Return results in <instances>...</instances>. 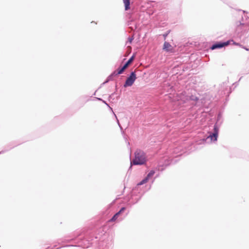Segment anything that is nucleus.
<instances>
[{"instance_id": "16", "label": "nucleus", "mask_w": 249, "mask_h": 249, "mask_svg": "<svg viewBox=\"0 0 249 249\" xmlns=\"http://www.w3.org/2000/svg\"><path fill=\"white\" fill-rule=\"evenodd\" d=\"M114 115L115 116V117L117 118L116 115L114 114ZM116 119H117V123H118L119 127H120L121 129H122V126H121L120 124L119 123V120L117 119V118H116Z\"/></svg>"}, {"instance_id": "21", "label": "nucleus", "mask_w": 249, "mask_h": 249, "mask_svg": "<svg viewBox=\"0 0 249 249\" xmlns=\"http://www.w3.org/2000/svg\"><path fill=\"white\" fill-rule=\"evenodd\" d=\"M249 23V21H247L246 23H243V24H248Z\"/></svg>"}, {"instance_id": "9", "label": "nucleus", "mask_w": 249, "mask_h": 249, "mask_svg": "<svg viewBox=\"0 0 249 249\" xmlns=\"http://www.w3.org/2000/svg\"><path fill=\"white\" fill-rule=\"evenodd\" d=\"M125 6V10H127L130 8V0H123Z\"/></svg>"}, {"instance_id": "17", "label": "nucleus", "mask_w": 249, "mask_h": 249, "mask_svg": "<svg viewBox=\"0 0 249 249\" xmlns=\"http://www.w3.org/2000/svg\"><path fill=\"white\" fill-rule=\"evenodd\" d=\"M243 13H244V17H245V18H246V17H247V18H248V17H249V14H248V13H245L246 12H245V11H243Z\"/></svg>"}, {"instance_id": "20", "label": "nucleus", "mask_w": 249, "mask_h": 249, "mask_svg": "<svg viewBox=\"0 0 249 249\" xmlns=\"http://www.w3.org/2000/svg\"><path fill=\"white\" fill-rule=\"evenodd\" d=\"M241 47H242V48H243V49H245V50H247V51H249V49H248V48H246V47H244V46H242Z\"/></svg>"}, {"instance_id": "8", "label": "nucleus", "mask_w": 249, "mask_h": 249, "mask_svg": "<svg viewBox=\"0 0 249 249\" xmlns=\"http://www.w3.org/2000/svg\"><path fill=\"white\" fill-rule=\"evenodd\" d=\"M134 55L132 56L127 61L124 65V66L126 69L128 66L132 63L134 60Z\"/></svg>"}, {"instance_id": "1", "label": "nucleus", "mask_w": 249, "mask_h": 249, "mask_svg": "<svg viewBox=\"0 0 249 249\" xmlns=\"http://www.w3.org/2000/svg\"><path fill=\"white\" fill-rule=\"evenodd\" d=\"M146 162L145 153L141 149H137L135 152V158L131 162V165H142Z\"/></svg>"}, {"instance_id": "24", "label": "nucleus", "mask_w": 249, "mask_h": 249, "mask_svg": "<svg viewBox=\"0 0 249 249\" xmlns=\"http://www.w3.org/2000/svg\"><path fill=\"white\" fill-rule=\"evenodd\" d=\"M124 217H122L121 218L120 220H122L123 219Z\"/></svg>"}, {"instance_id": "14", "label": "nucleus", "mask_w": 249, "mask_h": 249, "mask_svg": "<svg viewBox=\"0 0 249 249\" xmlns=\"http://www.w3.org/2000/svg\"><path fill=\"white\" fill-rule=\"evenodd\" d=\"M111 76H112L113 77V76H117L118 75H119L118 74H117V71H114L111 74Z\"/></svg>"}, {"instance_id": "10", "label": "nucleus", "mask_w": 249, "mask_h": 249, "mask_svg": "<svg viewBox=\"0 0 249 249\" xmlns=\"http://www.w3.org/2000/svg\"><path fill=\"white\" fill-rule=\"evenodd\" d=\"M126 69V68L123 66L122 68H121L120 69H118V71H117V74H118L119 75V74H121L122 73H123V72Z\"/></svg>"}, {"instance_id": "11", "label": "nucleus", "mask_w": 249, "mask_h": 249, "mask_svg": "<svg viewBox=\"0 0 249 249\" xmlns=\"http://www.w3.org/2000/svg\"><path fill=\"white\" fill-rule=\"evenodd\" d=\"M113 80V76H111V75L110 74L108 77H107V80L103 83V84H104L106 83H107L109 81H110V80Z\"/></svg>"}, {"instance_id": "15", "label": "nucleus", "mask_w": 249, "mask_h": 249, "mask_svg": "<svg viewBox=\"0 0 249 249\" xmlns=\"http://www.w3.org/2000/svg\"><path fill=\"white\" fill-rule=\"evenodd\" d=\"M98 100H101V101H103V102L106 104L107 105L108 107H110V108L112 110V108L109 106V105L105 101H103L102 99L101 98H97Z\"/></svg>"}, {"instance_id": "6", "label": "nucleus", "mask_w": 249, "mask_h": 249, "mask_svg": "<svg viewBox=\"0 0 249 249\" xmlns=\"http://www.w3.org/2000/svg\"><path fill=\"white\" fill-rule=\"evenodd\" d=\"M125 210V207H122L121 208V209L119 210V212L116 213L113 217L108 221L109 222H114L116 221L118 217L120 216V214L122 213Z\"/></svg>"}, {"instance_id": "3", "label": "nucleus", "mask_w": 249, "mask_h": 249, "mask_svg": "<svg viewBox=\"0 0 249 249\" xmlns=\"http://www.w3.org/2000/svg\"><path fill=\"white\" fill-rule=\"evenodd\" d=\"M136 79V75L134 71L131 72L130 75L127 78L124 85V88L131 86Z\"/></svg>"}, {"instance_id": "19", "label": "nucleus", "mask_w": 249, "mask_h": 249, "mask_svg": "<svg viewBox=\"0 0 249 249\" xmlns=\"http://www.w3.org/2000/svg\"><path fill=\"white\" fill-rule=\"evenodd\" d=\"M133 40V38L132 37H129L128 38V41L129 42L131 43V42L132 41V40Z\"/></svg>"}, {"instance_id": "22", "label": "nucleus", "mask_w": 249, "mask_h": 249, "mask_svg": "<svg viewBox=\"0 0 249 249\" xmlns=\"http://www.w3.org/2000/svg\"><path fill=\"white\" fill-rule=\"evenodd\" d=\"M220 115H218V117H217V120H219L220 119Z\"/></svg>"}, {"instance_id": "2", "label": "nucleus", "mask_w": 249, "mask_h": 249, "mask_svg": "<svg viewBox=\"0 0 249 249\" xmlns=\"http://www.w3.org/2000/svg\"><path fill=\"white\" fill-rule=\"evenodd\" d=\"M218 132L219 128L217 125V124H215L213 125V131L209 132V135L208 136L207 139L210 138L212 141H216L217 140Z\"/></svg>"}, {"instance_id": "7", "label": "nucleus", "mask_w": 249, "mask_h": 249, "mask_svg": "<svg viewBox=\"0 0 249 249\" xmlns=\"http://www.w3.org/2000/svg\"><path fill=\"white\" fill-rule=\"evenodd\" d=\"M163 49L166 52H170L172 51V47L168 42H165L163 44Z\"/></svg>"}, {"instance_id": "23", "label": "nucleus", "mask_w": 249, "mask_h": 249, "mask_svg": "<svg viewBox=\"0 0 249 249\" xmlns=\"http://www.w3.org/2000/svg\"><path fill=\"white\" fill-rule=\"evenodd\" d=\"M4 152V151H1L0 152V154H2V153H3Z\"/></svg>"}, {"instance_id": "13", "label": "nucleus", "mask_w": 249, "mask_h": 249, "mask_svg": "<svg viewBox=\"0 0 249 249\" xmlns=\"http://www.w3.org/2000/svg\"><path fill=\"white\" fill-rule=\"evenodd\" d=\"M190 99H191V100H193V101H197L198 100V98L197 97H195L193 96H192L191 97H190Z\"/></svg>"}, {"instance_id": "5", "label": "nucleus", "mask_w": 249, "mask_h": 249, "mask_svg": "<svg viewBox=\"0 0 249 249\" xmlns=\"http://www.w3.org/2000/svg\"><path fill=\"white\" fill-rule=\"evenodd\" d=\"M155 172L154 170H151L146 177L144 178L142 181H141L139 183H138V185H142L147 182V181L150 178L153 177L155 174Z\"/></svg>"}, {"instance_id": "18", "label": "nucleus", "mask_w": 249, "mask_h": 249, "mask_svg": "<svg viewBox=\"0 0 249 249\" xmlns=\"http://www.w3.org/2000/svg\"><path fill=\"white\" fill-rule=\"evenodd\" d=\"M168 35V33H166V34H164L163 35V37H164V39H165L166 37Z\"/></svg>"}, {"instance_id": "4", "label": "nucleus", "mask_w": 249, "mask_h": 249, "mask_svg": "<svg viewBox=\"0 0 249 249\" xmlns=\"http://www.w3.org/2000/svg\"><path fill=\"white\" fill-rule=\"evenodd\" d=\"M230 44V40L227 41L225 42H220L213 44L211 47V49L213 50L216 49L222 48V47L227 46Z\"/></svg>"}, {"instance_id": "12", "label": "nucleus", "mask_w": 249, "mask_h": 249, "mask_svg": "<svg viewBox=\"0 0 249 249\" xmlns=\"http://www.w3.org/2000/svg\"><path fill=\"white\" fill-rule=\"evenodd\" d=\"M232 42L233 43V44H234V45H235L239 46H240V47H241L242 46V45H241L240 44H239V43H238L235 42L234 41H233V40H231V41H230V42Z\"/></svg>"}]
</instances>
